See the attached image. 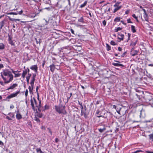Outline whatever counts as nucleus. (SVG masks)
<instances>
[{"mask_svg":"<svg viewBox=\"0 0 153 153\" xmlns=\"http://www.w3.org/2000/svg\"><path fill=\"white\" fill-rule=\"evenodd\" d=\"M35 39L36 44H39L40 45V39L39 37H37L35 38Z\"/></svg>","mask_w":153,"mask_h":153,"instance_id":"obj_26","label":"nucleus"},{"mask_svg":"<svg viewBox=\"0 0 153 153\" xmlns=\"http://www.w3.org/2000/svg\"><path fill=\"white\" fill-rule=\"evenodd\" d=\"M4 48V45L3 43H0V50H2Z\"/></svg>","mask_w":153,"mask_h":153,"instance_id":"obj_34","label":"nucleus"},{"mask_svg":"<svg viewBox=\"0 0 153 153\" xmlns=\"http://www.w3.org/2000/svg\"><path fill=\"white\" fill-rule=\"evenodd\" d=\"M33 88H31L30 86H29L28 87V89H29V92L30 93L33 94Z\"/></svg>","mask_w":153,"mask_h":153,"instance_id":"obj_40","label":"nucleus"},{"mask_svg":"<svg viewBox=\"0 0 153 153\" xmlns=\"http://www.w3.org/2000/svg\"><path fill=\"white\" fill-rule=\"evenodd\" d=\"M64 52L66 53V54L69 53H70V50H68L66 48H65L64 50Z\"/></svg>","mask_w":153,"mask_h":153,"instance_id":"obj_44","label":"nucleus"},{"mask_svg":"<svg viewBox=\"0 0 153 153\" xmlns=\"http://www.w3.org/2000/svg\"><path fill=\"white\" fill-rule=\"evenodd\" d=\"M131 36V34L130 33H128V39L126 41V42H128V41L130 40Z\"/></svg>","mask_w":153,"mask_h":153,"instance_id":"obj_46","label":"nucleus"},{"mask_svg":"<svg viewBox=\"0 0 153 153\" xmlns=\"http://www.w3.org/2000/svg\"><path fill=\"white\" fill-rule=\"evenodd\" d=\"M98 130L100 133H102L105 131L106 130V128L104 126H103L101 128H98Z\"/></svg>","mask_w":153,"mask_h":153,"instance_id":"obj_17","label":"nucleus"},{"mask_svg":"<svg viewBox=\"0 0 153 153\" xmlns=\"http://www.w3.org/2000/svg\"><path fill=\"white\" fill-rule=\"evenodd\" d=\"M18 85L16 83H14L12 85L10 86L9 88L6 89V90H8L10 89H13L16 87Z\"/></svg>","mask_w":153,"mask_h":153,"instance_id":"obj_20","label":"nucleus"},{"mask_svg":"<svg viewBox=\"0 0 153 153\" xmlns=\"http://www.w3.org/2000/svg\"><path fill=\"white\" fill-rule=\"evenodd\" d=\"M1 77L4 81V82L2 81H0V84L2 86H4V84L9 83L13 80V75L8 69L4 70L3 72L1 73Z\"/></svg>","mask_w":153,"mask_h":153,"instance_id":"obj_1","label":"nucleus"},{"mask_svg":"<svg viewBox=\"0 0 153 153\" xmlns=\"http://www.w3.org/2000/svg\"><path fill=\"white\" fill-rule=\"evenodd\" d=\"M31 76V74H28V76H26V81L27 82V83L28 84L29 83V79L30 78V77Z\"/></svg>","mask_w":153,"mask_h":153,"instance_id":"obj_24","label":"nucleus"},{"mask_svg":"<svg viewBox=\"0 0 153 153\" xmlns=\"http://www.w3.org/2000/svg\"><path fill=\"white\" fill-rule=\"evenodd\" d=\"M49 68L50 71L51 72H53L54 71L56 68L55 67V64H51L49 66Z\"/></svg>","mask_w":153,"mask_h":153,"instance_id":"obj_18","label":"nucleus"},{"mask_svg":"<svg viewBox=\"0 0 153 153\" xmlns=\"http://www.w3.org/2000/svg\"><path fill=\"white\" fill-rule=\"evenodd\" d=\"M115 109L116 110V111L119 114H120V110L121 109V108L120 107H119L118 106H117V108H115Z\"/></svg>","mask_w":153,"mask_h":153,"instance_id":"obj_32","label":"nucleus"},{"mask_svg":"<svg viewBox=\"0 0 153 153\" xmlns=\"http://www.w3.org/2000/svg\"><path fill=\"white\" fill-rule=\"evenodd\" d=\"M59 21H56L55 20H43V22L45 23L43 25H49L51 27L56 28L59 25Z\"/></svg>","mask_w":153,"mask_h":153,"instance_id":"obj_3","label":"nucleus"},{"mask_svg":"<svg viewBox=\"0 0 153 153\" xmlns=\"http://www.w3.org/2000/svg\"><path fill=\"white\" fill-rule=\"evenodd\" d=\"M70 96H69V97H67V101L66 102V103H67L69 101V100L70 99H72L73 98V97H72V93L71 92L70 93Z\"/></svg>","mask_w":153,"mask_h":153,"instance_id":"obj_28","label":"nucleus"},{"mask_svg":"<svg viewBox=\"0 0 153 153\" xmlns=\"http://www.w3.org/2000/svg\"><path fill=\"white\" fill-rule=\"evenodd\" d=\"M114 61L117 62L118 63L113 62L112 63V65L117 67L122 66V67H124V66L123 64L119 63L120 62V61L114 60Z\"/></svg>","mask_w":153,"mask_h":153,"instance_id":"obj_15","label":"nucleus"},{"mask_svg":"<svg viewBox=\"0 0 153 153\" xmlns=\"http://www.w3.org/2000/svg\"><path fill=\"white\" fill-rule=\"evenodd\" d=\"M143 92L142 91H139L137 93H136L135 94H140L142 96V94H143Z\"/></svg>","mask_w":153,"mask_h":153,"instance_id":"obj_53","label":"nucleus"},{"mask_svg":"<svg viewBox=\"0 0 153 153\" xmlns=\"http://www.w3.org/2000/svg\"><path fill=\"white\" fill-rule=\"evenodd\" d=\"M20 93V91H16L15 93H13L12 94H11L10 95L6 97V99L5 100H7L8 101H9L10 100L8 99H10L12 98L16 97L17 95L19 94Z\"/></svg>","mask_w":153,"mask_h":153,"instance_id":"obj_8","label":"nucleus"},{"mask_svg":"<svg viewBox=\"0 0 153 153\" xmlns=\"http://www.w3.org/2000/svg\"><path fill=\"white\" fill-rule=\"evenodd\" d=\"M34 120L35 121H36L37 123H40V122L39 119L36 116L34 117Z\"/></svg>","mask_w":153,"mask_h":153,"instance_id":"obj_39","label":"nucleus"},{"mask_svg":"<svg viewBox=\"0 0 153 153\" xmlns=\"http://www.w3.org/2000/svg\"><path fill=\"white\" fill-rule=\"evenodd\" d=\"M30 69L36 72H37L38 70V67L37 65H32L30 68Z\"/></svg>","mask_w":153,"mask_h":153,"instance_id":"obj_19","label":"nucleus"},{"mask_svg":"<svg viewBox=\"0 0 153 153\" xmlns=\"http://www.w3.org/2000/svg\"><path fill=\"white\" fill-rule=\"evenodd\" d=\"M127 53V52L126 51L123 53L121 55V57H124L125 56V55Z\"/></svg>","mask_w":153,"mask_h":153,"instance_id":"obj_55","label":"nucleus"},{"mask_svg":"<svg viewBox=\"0 0 153 153\" xmlns=\"http://www.w3.org/2000/svg\"><path fill=\"white\" fill-rule=\"evenodd\" d=\"M122 29V28L120 27H118L114 29V31L115 32H117L119 30H121Z\"/></svg>","mask_w":153,"mask_h":153,"instance_id":"obj_38","label":"nucleus"},{"mask_svg":"<svg viewBox=\"0 0 153 153\" xmlns=\"http://www.w3.org/2000/svg\"><path fill=\"white\" fill-rule=\"evenodd\" d=\"M27 71L26 69H25V70L23 71V73L22 74H24L26 75L27 74Z\"/></svg>","mask_w":153,"mask_h":153,"instance_id":"obj_60","label":"nucleus"},{"mask_svg":"<svg viewBox=\"0 0 153 153\" xmlns=\"http://www.w3.org/2000/svg\"><path fill=\"white\" fill-rule=\"evenodd\" d=\"M112 114L111 112L106 111L105 112L103 113V118L108 119L111 118Z\"/></svg>","mask_w":153,"mask_h":153,"instance_id":"obj_11","label":"nucleus"},{"mask_svg":"<svg viewBox=\"0 0 153 153\" xmlns=\"http://www.w3.org/2000/svg\"><path fill=\"white\" fill-rule=\"evenodd\" d=\"M10 20L12 21H15V22H16V21H18L19 22H20L21 23H24V25H28L30 26V27H33V25H35L33 24V23L34 24H35V22H34L33 21H30V22L29 21H19V20Z\"/></svg>","mask_w":153,"mask_h":153,"instance_id":"obj_7","label":"nucleus"},{"mask_svg":"<svg viewBox=\"0 0 153 153\" xmlns=\"http://www.w3.org/2000/svg\"><path fill=\"white\" fill-rule=\"evenodd\" d=\"M28 93V91L27 89L25 91V97H26V98L27 97V95Z\"/></svg>","mask_w":153,"mask_h":153,"instance_id":"obj_56","label":"nucleus"},{"mask_svg":"<svg viewBox=\"0 0 153 153\" xmlns=\"http://www.w3.org/2000/svg\"><path fill=\"white\" fill-rule=\"evenodd\" d=\"M131 30L132 31V32L133 33H135L136 32V30L135 28V27L134 26L132 25L131 26Z\"/></svg>","mask_w":153,"mask_h":153,"instance_id":"obj_30","label":"nucleus"},{"mask_svg":"<svg viewBox=\"0 0 153 153\" xmlns=\"http://www.w3.org/2000/svg\"><path fill=\"white\" fill-rule=\"evenodd\" d=\"M149 137L150 140L152 141H153V134H151L149 135Z\"/></svg>","mask_w":153,"mask_h":153,"instance_id":"obj_35","label":"nucleus"},{"mask_svg":"<svg viewBox=\"0 0 153 153\" xmlns=\"http://www.w3.org/2000/svg\"><path fill=\"white\" fill-rule=\"evenodd\" d=\"M16 119L18 120L21 119L22 118V116L20 113H17L16 115Z\"/></svg>","mask_w":153,"mask_h":153,"instance_id":"obj_23","label":"nucleus"},{"mask_svg":"<svg viewBox=\"0 0 153 153\" xmlns=\"http://www.w3.org/2000/svg\"><path fill=\"white\" fill-rule=\"evenodd\" d=\"M140 88H134V90H135V91H136V92H139V91H140L139 89H140Z\"/></svg>","mask_w":153,"mask_h":153,"instance_id":"obj_59","label":"nucleus"},{"mask_svg":"<svg viewBox=\"0 0 153 153\" xmlns=\"http://www.w3.org/2000/svg\"><path fill=\"white\" fill-rule=\"evenodd\" d=\"M102 24L104 26H105L106 25V22L105 20H104L102 22Z\"/></svg>","mask_w":153,"mask_h":153,"instance_id":"obj_62","label":"nucleus"},{"mask_svg":"<svg viewBox=\"0 0 153 153\" xmlns=\"http://www.w3.org/2000/svg\"><path fill=\"white\" fill-rule=\"evenodd\" d=\"M4 21H2L0 22V30L4 25Z\"/></svg>","mask_w":153,"mask_h":153,"instance_id":"obj_37","label":"nucleus"},{"mask_svg":"<svg viewBox=\"0 0 153 153\" xmlns=\"http://www.w3.org/2000/svg\"><path fill=\"white\" fill-rule=\"evenodd\" d=\"M60 103L58 105L55 106V109L56 112L59 114L63 115H65L67 114V112L65 110V106L61 104L62 101L61 99L59 100Z\"/></svg>","mask_w":153,"mask_h":153,"instance_id":"obj_2","label":"nucleus"},{"mask_svg":"<svg viewBox=\"0 0 153 153\" xmlns=\"http://www.w3.org/2000/svg\"><path fill=\"white\" fill-rule=\"evenodd\" d=\"M64 35L68 36H71V33L70 32H66L64 33Z\"/></svg>","mask_w":153,"mask_h":153,"instance_id":"obj_43","label":"nucleus"},{"mask_svg":"<svg viewBox=\"0 0 153 153\" xmlns=\"http://www.w3.org/2000/svg\"><path fill=\"white\" fill-rule=\"evenodd\" d=\"M81 114L82 115L84 116L85 118H86L87 117L88 113L87 111V108L85 105H84V109L81 110Z\"/></svg>","mask_w":153,"mask_h":153,"instance_id":"obj_10","label":"nucleus"},{"mask_svg":"<svg viewBox=\"0 0 153 153\" xmlns=\"http://www.w3.org/2000/svg\"><path fill=\"white\" fill-rule=\"evenodd\" d=\"M110 44L112 45H117V44L116 43H115V42H114V41H111L110 42Z\"/></svg>","mask_w":153,"mask_h":153,"instance_id":"obj_47","label":"nucleus"},{"mask_svg":"<svg viewBox=\"0 0 153 153\" xmlns=\"http://www.w3.org/2000/svg\"><path fill=\"white\" fill-rule=\"evenodd\" d=\"M132 16L135 19H137L138 18L137 16L135 14H133L132 15Z\"/></svg>","mask_w":153,"mask_h":153,"instance_id":"obj_58","label":"nucleus"},{"mask_svg":"<svg viewBox=\"0 0 153 153\" xmlns=\"http://www.w3.org/2000/svg\"><path fill=\"white\" fill-rule=\"evenodd\" d=\"M30 103L31 105L32 106L33 110L34 111H36V116L39 117H42L43 115V114L41 112L38 111L37 108H35L34 104H33V101L32 99H30Z\"/></svg>","mask_w":153,"mask_h":153,"instance_id":"obj_6","label":"nucleus"},{"mask_svg":"<svg viewBox=\"0 0 153 153\" xmlns=\"http://www.w3.org/2000/svg\"><path fill=\"white\" fill-rule=\"evenodd\" d=\"M42 111H44L45 110H46L48 109L49 108V106L48 105H45L44 106V108H43V107H42Z\"/></svg>","mask_w":153,"mask_h":153,"instance_id":"obj_25","label":"nucleus"},{"mask_svg":"<svg viewBox=\"0 0 153 153\" xmlns=\"http://www.w3.org/2000/svg\"><path fill=\"white\" fill-rule=\"evenodd\" d=\"M36 108H37V110L38 111H39V112H41V111H42V109H41V105L39 107H36Z\"/></svg>","mask_w":153,"mask_h":153,"instance_id":"obj_41","label":"nucleus"},{"mask_svg":"<svg viewBox=\"0 0 153 153\" xmlns=\"http://www.w3.org/2000/svg\"><path fill=\"white\" fill-rule=\"evenodd\" d=\"M119 4V3H117L114 5V7H116L117 6V7L114 9L113 11L114 13L116 12L118 10L121 8V6H120L119 7L118 6V5Z\"/></svg>","mask_w":153,"mask_h":153,"instance_id":"obj_16","label":"nucleus"},{"mask_svg":"<svg viewBox=\"0 0 153 153\" xmlns=\"http://www.w3.org/2000/svg\"><path fill=\"white\" fill-rule=\"evenodd\" d=\"M106 50L108 51H109L111 50V47L108 43L106 44Z\"/></svg>","mask_w":153,"mask_h":153,"instance_id":"obj_31","label":"nucleus"},{"mask_svg":"<svg viewBox=\"0 0 153 153\" xmlns=\"http://www.w3.org/2000/svg\"><path fill=\"white\" fill-rule=\"evenodd\" d=\"M10 69L11 70L12 72L14 74H16V73H15L16 72H19L18 71H14L13 70L12 68L11 69Z\"/></svg>","mask_w":153,"mask_h":153,"instance_id":"obj_57","label":"nucleus"},{"mask_svg":"<svg viewBox=\"0 0 153 153\" xmlns=\"http://www.w3.org/2000/svg\"><path fill=\"white\" fill-rule=\"evenodd\" d=\"M118 35L120 36V37H118V39L121 40H123L124 37V35L121 33H119L118 34Z\"/></svg>","mask_w":153,"mask_h":153,"instance_id":"obj_22","label":"nucleus"},{"mask_svg":"<svg viewBox=\"0 0 153 153\" xmlns=\"http://www.w3.org/2000/svg\"><path fill=\"white\" fill-rule=\"evenodd\" d=\"M110 70L109 69H101L99 71V74L101 75L105 78L108 79L109 77Z\"/></svg>","mask_w":153,"mask_h":153,"instance_id":"obj_5","label":"nucleus"},{"mask_svg":"<svg viewBox=\"0 0 153 153\" xmlns=\"http://www.w3.org/2000/svg\"><path fill=\"white\" fill-rule=\"evenodd\" d=\"M103 111H101L99 110H97L96 112V114H97V117L98 118L100 117L103 118Z\"/></svg>","mask_w":153,"mask_h":153,"instance_id":"obj_14","label":"nucleus"},{"mask_svg":"<svg viewBox=\"0 0 153 153\" xmlns=\"http://www.w3.org/2000/svg\"><path fill=\"white\" fill-rule=\"evenodd\" d=\"M140 117L144 118L145 116V111L144 110L142 109L141 111H140Z\"/></svg>","mask_w":153,"mask_h":153,"instance_id":"obj_21","label":"nucleus"},{"mask_svg":"<svg viewBox=\"0 0 153 153\" xmlns=\"http://www.w3.org/2000/svg\"><path fill=\"white\" fill-rule=\"evenodd\" d=\"M34 82H32V81H30V84L31 85V88H33V86H34Z\"/></svg>","mask_w":153,"mask_h":153,"instance_id":"obj_52","label":"nucleus"},{"mask_svg":"<svg viewBox=\"0 0 153 153\" xmlns=\"http://www.w3.org/2000/svg\"><path fill=\"white\" fill-rule=\"evenodd\" d=\"M138 42V39L137 38L134 39L130 42V45L133 47V48H134V47L136 45Z\"/></svg>","mask_w":153,"mask_h":153,"instance_id":"obj_12","label":"nucleus"},{"mask_svg":"<svg viewBox=\"0 0 153 153\" xmlns=\"http://www.w3.org/2000/svg\"><path fill=\"white\" fill-rule=\"evenodd\" d=\"M39 86H37L36 87V92L37 93V96H39V93H38V89H39Z\"/></svg>","mask_w":153,"mask_h":153,"instance_id":"obj_49","label":"nucleus"},{"mask_svg":"<svg viewBox=\"0 0 153 153\" xmlns=\"http://www.w3.org/2000/svg\"><path fill=\"white\" fill-rule=\"evenodd\" d=\"M145 152L146 153H153V151H146Z\"/></svg>","mask_w":153,"mask_h":153,"instance_id":"obj_64","label":"nucleus"},{"mask_svg":"<svg viewBox=\"0 0 153 153\" xmlns=\"http://www.w3.org/2000/svg\"><path fill=\"white\" fill-rule=\"evenodd\" d=\"M3 114L5 116H6V118L7 119H8L9 120H12V119L11 118H10L9 116H7L6 114Z\"/></svg>","mask_w":153,"mask_h":153,"instance_id":"obj_48","label":"nucleus"},{"mask_svg":"<svg viewBox=\"0 0 153 153\" xmlns=\"http://www.w3.org/2000/svg\"><path fill=\"white\" fill-rule=\"evenodd\" d=\"M47 129L48 130L49 132L50 133L51 135H52V133L51 130V129L49 128H48Z\"/></svg>","mask_w":153,"mask_h":153,"instance_id":"obj_61","label":"nucleus"},{"mask_svg":"<svg viewBox=\"0 0 153 153\" xmlns=\"http://www.w3.org/2000/svg\"><path fill=\"white\" fill-rule=\"evenodd\" d=\"M135 95L137 97L139 100H140L141 99L142 97L141 95L135 94Z\"/></svg>","mask_w":153,"mask_h":153,"instance_id":"obj_50","label":"nucleus"},{"mask_svg":"<svg viewBox=\"0 0 153 153\" xmlns=\"http://www.w3.org/2000/svg\"><path fill=\"white\" fill-rule=\"evenodd\" d=\"M9 43L11 45L15 46V44L13 42V41L12 40L10 41L9 40Z\"/></svg>","mask_w":153,"mask_h":153,"instance_id":"obj_42","label":"nucleus"},{"mask_svg":"<svg viewBox=\"0 0 153 153\" xmlns=\"http://www.w3.org/2000/svg\"><path fill=\"white\" fill-rule=\"evenodd\" d=\"M36 76V74H33V76L31 77L32 79L31 80V81H32L33 82H34L35 81V78Z\"/></svg>","mask_w":153,"mask_h":153,"instance_id":"obj_27","label":"nucleus"},{"mask_svg":"<svg viewBox=\"0 0 153 153\" xmlns=\"http://www.w3.org/2000/svg\"><path fill=\"white\" fill-rule=\"evenodd\" d=\"M134 48H132L130 51V55L131 56H134L138 54L139 51L134 49Z\"/></svg>","mask_w":153,"mask_h":153,"instance_id":"obj_13","label":"nucleus"},{"mask_svg":"<svg viewBox=\"0 0 153 153\" xmlns=\"http://www.w3.org/2000/svg\"><path fill=\"white\" fill-rule=\"evenodd\" d=\"M87 1H85L82 4H81L79 7L80 8H82L84 7L87 4Z\"/></svg>","mask_w":153,"mask_h":153,"instance_id":"obj_29","label":"nucleus"},{"mask_svg":"<svg viewBox=\"0 0 153 153\" xmlns=\"http://www.w3.org/2000/svg\"><path fill=\"white\" fill-rule=\"evenodd\" d=\"M136 152L137 153H139V152H145V153H146L145 152V151H143L142 149H141L137 150H136Z\"/></svg>","mask_w":153,"mask_h":153,"instance_id":"obj_45","label":"nucleus"},{"mask_svg":"<svg viewBox=\"0 0 153 153\" xmlns=\"http://www.w3.org/2000/svg\"><path fill=\"white\" fill-rule=\"evenodd\" d=\"M36 152L38 153H44L41 150V149L37 148L36 149Z\"/></svg>","mask_w":153,"mask_h":153,"instance_id":"obj_36","label":"nucleus"},{"mask_svg":"<svg viewBox=\"0 0 153 153\" xmlns=\"http://www.w3.org/2000/svg\"><path fill=\"white\" fill-rule=\"evenodd\" d=\"M7 115L10 116L12 118H15V115L13 113L10 112L8 113Z\"/></svg>","mask_w":153,"mask_h":153,"instance_id":"obj_33","label":"nucleus"},{"mask_svg":"<svg viewBox=\"0 0 153 153\" xmlns=\"http://www.w3.org/2000/svg\"><path fill=\"white\" fill-rule=\"evenodd\" d=\"M15 76H14V77H19L20 75H21V74H19V73H18V74H15Z\"/></svg>","mask_w":153,"mask_h":153,"instance_id":"obj_51","label":"nucleus"},{"mask_svg":"<svg viewBox=\"0 0 153 153\" xmlns=\"http://www.w3.org/2000/svg\"><path fill=\"white\" fill-rule=\"evenodd\" d=\"M31 99H32V100L33 101V103H34V102L35 104L36 105V107H39V106H40L41 105V100L39 99V96H37V100H38V101H39V104H38L37 101L36 99L35 98V97H33V99H32V96H31Z\"/></svg>","mask_w":153,"mask_h":153,"instance_id":"obj_9","label":"nucleus"},{"mask_svg":"<svg viewBox=\"0 0 153 153\" xmlns=\"http://www.w3.org/2000/svg\"><path fill=\"white\" fill-rule=\"evenodd\" d=\"M8 41H9V40L10 41H11V40H12V38L10 37V36L9 35V34H8Z\"/></svg>","mask_w":153,"mask_h":153,"instance_id":"obj_63","label":"nucleus"},{"mask_svg":"<svg viewBox=\"0 0 153 153\" xmlns=\"http://www.w3.org/2000/svg\"><path fill=\"white\" fill-rule=\"evenodd\" d=\"M73 24L77 27H80L81 29H86L84 27L87 25V21L86 20H78L77 22H76L74 20Z\"/></svg>","mask_w":153,"mask_h":153,"instance_id":"obj_4","label":"nucleus"},{"mask_svg":"<svg viewBox=\"0 0 153 153\" xmlns=\"http://www.w3.org/2000/svg\"><path fill=\"white\" fill-rule=\"evenodd\" d=\"M55 69H56L57 70H59L60 68V67L59 66H58V65H55Z\"/></svg>","mask_w":153,"mask_h":153,"instance_id":"obj_54","label":"nucleus"}]
</instances>
